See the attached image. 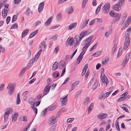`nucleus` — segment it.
<instances>
[{
	"label": "nucleus",
	"instance_id": "1",
	"mask_svg": "<svg viewBox=\"0 0 131 131\" xmlns=\"http://www.w3.org/2000/svg\"><path fill=\"white\" fill-rule=\"evenodd\" d=\"M131 32V27H129L126 32L125 35V40L124 43V49L126 50L129 47L130 43L129 35Z\"/></svg>",
	"mask_w": 131,
	"mask_h": 131
},
{
	"label": "nucleus",
	"instance_id": "2",
	"mask_svg": "<svg viewBox=\"0 0 131 131\" xmlns=\"http://www.w3.org/2000/svg\"><path fill=\"white\" fill-rule=\"evenodd\" d=\"M41 51L42 50L41 49L40 50L38 51L37 54L35 55L34 57L33 58L30 60L29 64L31 65V66L35 61H37L39 58Z\"/></svg>",
	"mask_w": 131,
	"mask_h": 131
},
{
	"label": "nucleus",
	"instance_id": "3",
	"mask_svg": "<svg viewBox=\"0 0 131 131\" xmlns=\"http://www.w3.org/2000/svg\"><path fill=\"white\" fill-rule=\"evenodd\" d=\"M6 111L4 116L5 122H6L7 119L10 114L12 113L13 112V109L11 108H7L6 109Z\"/></svg>",
	"mask_w": 131,
	"mask_h": 131
},
{
	"label": "nucleus",
	"instance_id": "4",
	"mask_svg": "<svg viewBox=\"0 0 131 131\" xmlns=\"http://www.w3.org/2000/svg\"><path fill=\"white\" fill-rule=\"evenodd\" d=\"M123 0H119L118 2V3L115 4L113 6V8L115 10L119 11L121 8V4H122Z\"/></svg>",
	"mask_w": 131,
	"mask_h": 131
},
{
	"label": "nucleus",
	"instance_id": "5",
	"mask_svg": "<svg viewBox=\"0 0 131 131\" xmlns=\"http://www.w3.org/2000/svg\"><path fill=\"white\" fill-rule=\"evenodd\" d=\"M110 4L108 3H106L102 8L103 12L105 13H108L110 10Z\"/></svg>",
	"mask_w": 131,
	"mask_h": 131
},
{
	"label": "nucleus",
	"instance_id": "6",
	"mask_svg": "<svg viewBox=\"0 0 131 131\" xmlns=\"http://www.w3.org/2000/svg\"><path fill=\"white\" fill-rule=\"evenodd\" d=\"M57 122V116H53L50 118L49 124L50 125H53L56 123Z\"/></svg>",
	"mask_w": 131,
	"mask_h": 131
},
{
	"label": "nucleus",
	"instance_id": "7",
	"mask_svg": "<svg viewBox=\"0 0 131 131\" xmlns=\"http://www.w3.org/2000/svg\"><path fill=\"white\" fill-rule=\"evenodd\" d=\"M60 101L62 102L61 104L62 106H64L67 104L68 102L67 96H66L64 97L61 98Z\"/></svg>",
	"mask_w": 131,
	"mask_h": 131
},
{
	"label": "nucleus",
	"instance_id": "8",
	"mask_svg": "<svg viewBox=\"0 0 131 131\" xmlns=\"http://www.w3.org/2000/svg\"><path fill=\"white\" fill-rule=\"evenodd\" d=\"M130 52H128L126 55L125 59L123 61V66L124 67L128 62L130 58Z\"/></svg>",
	"mask_w": 131,
	"mask_h": 131
},
{
	"label": "nucleus",
	"instance_id": "9",
	"mask_svg": "<svg viewBox=\"0 0 131 131\" xmlns=\"http://www.w3.org/2000/svg\"><path fill=\"white\" fill-rule=\"evenodd\" d=\"M107 116V115L106 114H99L97 115V117L98 119H101L105 118Z\"/></svg>",
	"mask_w": 131,
	"mask_h": 131
},
{
	"label": "nucleus",
	"instance_id": "10",
	"mask_svg": "<svg viewBox=\"0 0 131 131\" xmlns=\"http://www.w3.org/2000/svg\"><path fill=\"white\" fill-rule=\"evenodd\" d=\"M74 39L73 38L71 37L70 38H69L66 41V44H68L70 46L73 45L74 42Z\"/></svg>",
	"mask_w": 131,
	"mask_h": 131
},
{
	"label": "nucleus",
	"instance_id": "11",
	"mask_svg": "<svg viewBox=\"0 0 131 131\" xmlns=\"http://www.w3.org/2000/svg\"><path fill=\"white\" fill-rule=\"evenodd\" d=\"M131 21V17H129L127 20L124 23V26H123V28H125L127 26H128Z\"/></svg>",
	"mask_w": 131,
	"mask_h": 131
},
{
	"label": "nucleus",
	"instance_id": "12",
	"mask_svg": "<svg viewBox=\"0 0 131 131\" xmlns=\"http://www.w3.org/2000/svg\"><path fill=\"white\" fill-rule=\"evenodd\" d=\"M101 80L102 81L103 83H106V85H107V84L108 83V80L105 75H103V77L102 75L101 77Z\"/></svg>",
	"mask_w": 131,
	"mask_h": 131
},
{
	"label": "nucleus",
	"instance_id": "13",
	"mask_svg": "<svg viewBox=\"0 0 131 131\" xmlns=\"http://www.w3.org/2000/svg\"><path fill=\"white\" fill-rule=\"evenodd\" d=\"M89 33L90 32H89L88 31L85 30L84 31L80 33L79 37H80L81 39H82L84 37L85 34L88 35L89 34Z\"/></svg>",
	"mask_w": 131,
	"mask_h": 131
},
{
	"label": "nucleus",
	"instance_id": "14",
	"mask_svg": "<svg viewBox=\"0 0 131 131\" xmlns=\"http://www.w3.org/2000/svg\"><path fill=\"white\" fill-rule=\"evenodd\" d=\"M51 86L47 85L45 88L44 91L43 92V94L46 95L50 91V88Z\"/></svg>",
	"mask_w": 131,
	"mask_h": 131
},
{
	"label": "nucleus",
	"instance_id": "15",
	"mask_svg": "<svg viewBox=\"0 0 131 131\" xmlns=\"http://www.w3.org/2000/svg\"><path fill=\"white\" fill-rule=\"evenodd\" d=\"M44 3L42 2L40 3L38 6V10L39 12H40L43 10L44 5Z\"/></svg>",
	"mask_w": 131,
	"mask_h": 131
},
{
	"label": "nucleus",
	"instance_id": "16",
	"mask_svg": "<svg viewBox=\"0 0 131 131\" xmlns=\"http://www.w3.org/2000/svg\"><path fill=\"white\" fill-rule=\"evenodd\" d=\"M80 83V81H77L73 83L71 86V91L73 90L75 87L77 86Z\"/></svg>",
	"mask_w": 131,
	"mask_h": 131
},
{
	"label": "nucleus",
	"instance_id": "17",
	"mask_svg": "<svg viewBox=\"0 0 131 131\" xmlns=\"http://www.w3.org/2000/svg\"><path fill=\"white\" fill-rule=\"evenodd\" d=\"M18 114L16 113H15L12 115V121L13 122H15L17 120Z\"/></svg>",
	"mask_w": 131,
	"mask_h": 131
},
{
	"label": "nucleus",
	"instance_id": "18",
	"mask_svg": "<svg viewBox=\"0 0 131 131\" xmlns=\"http://www.w3.org/2000/svg\"><path fill=\"white\" fill-rule=\"evenodd\" d=\"M89 20H90L89 19H87L85 20V21L83 22V24L82 25L81 27V29L87 26Z\"/></svg>",
	"mask_w": 131,
	"mask_h": 131
},
{
	"label": "nucleus",
	"instance_id": "19",
	"mask_svg": "<svg viewBox=\"0 0 131 131\" xmlns=\"http://www.w3.org/2000/svg\"><path fill=\"white\" fill-rule=\"evenodd\" d=\"M77 25L76 23H74L70 24L69 27L67 28L68 30H71L74 28Z\"/></svg>",
	"mask_w": 131,
	"mask_h": 131
},
{
	"label": "nucleus",
	"instance_id": "20",
	"mask_svg": "<svg viewBox=\"0 0 131 131\" xmlns=\"http://www.w3.org/2000/svg\"><path fill=\"white\" fill-rule=\"evenodd\" d=\"M94 103H92L88 108V113L89 114L93 108Z\"/></svg>",
	"mask_w": 131,
	"mask_h": 131
},
{
	"label": "nucleus",
	"instance_id": "21",
	"mask_svg": "<svg viewBox=\"0 0 131 131\" xmlns=\"http://www.w3.org/2000/svg\"><path fill=\"white\" fill-rule=\"evenodd\" d=\"M58 62H56L54 63L52 66V70L53 71L57 69L58 68Z\"/></svg>",
	"mask_w": 131,
	"mask_h": 131
},
{
	"label": "nucleus",
	"instance_id": "22",
	"mask_svg": "<svg viewBox=\"0 0 131 131\" xmlns=\"http://www.w3.org/2000/svg\"><path fill=\"white\" fill-rule=\"evenodd\" d=\"M8 89H9V94L11 95L13 94L14 92L15 88L14 87H13L11 86V87L9 86Z\"/></svg>",
	"mask_w": 131,
	"mask_h": 131
},
{
	"label": "nucleus",
	"instance_id": "23",
	"mask_svg": "<svg viewBox=\"0 0 131 131\" xmlns=\"http://www.w3.org/2000/svg\"><path fill=\"white\" fill-rule=\"evenodd\" d=\"M88 67V64H86L84 66L83 68V70L82 73V76H83L85 73Z\"/></svg>",
	"mask_w": 131,
	"mask_h": 131
},
{
	"label": "nucleus",
	"instance_id": "24",
	"mask_svg": "<svg viewBox=\"0 0 131 131\" xmlns=\"http://www.w3.org/2000/svg\"><path fill=\"white\" fill-rule=\"evenodd\" d=\"M52 17L51 16L50 17L48 20L46 21L45 23V26H48L51 23L52 20Z\"/></svg>",
	"mask_w": 131,
	"mask_h": 131
},
{
	"label": "nucleus",
	"instance_id": "25",
	"mask_svg": "<svg viewBox=\"0 0 131 131\" xmlns=\"http://www.w3.org/2000/svg\"><path fill=\"white\" fill-rule=\"evenodd\" d=\"M93 83H94V88L92 89L93 90H95L97 88V80L96 78H95L94 80Z\"/></svg>",
	"mask_w": 131,
	"mask_h": 131
},
{
	"label": "nucleus",
	"instance_id": "26",
	"mask_svg": "<svg viewBox=\"0 0 131 131\" xmlns=\"http://www.w3.org/2000/svg\"><path fill=\"white\" fill-rule=\"evenodd\" d=\"M38 30H35L34 32L31 33L29 37V38H31L34 37L38 32Z\"/></svg>",
	"mask_w": 131,
	"mask_h": 131
},
{
	"label": "nucleus",
	"instance_id": "27",
	"mask_svg": "<svg viewBox=\"0 0 131 131\" xmlns=\"http://www.w3.org/2000/svg\"><path fill=\"white\" fill-rule=\"evenodd\" d=\"M109 14L110 15L113 17H115L116 16H117L119 14L117 13H114V11H111L110 12Z\"/></svg>",
	"mask_w": 131,
	"mask_h": 131
},
{
	"label": "nucleus",
	"instance_id": "28",
	"mask_svg": "<svg viewBox=\"0 0 131 131\" xmlns=\"http://www.w3.org/2000/svg\"><path fill=\"white\" fill-rule=\"evenodd\" d=\"M65 64V62L64 61H60L59 63L60 65L59 66V68L60 69H61L64 67V65Z\"/></svg>",
	"mask_w": 131,
	"mask_h": 131
},
{
	"label": "nucleus",
	"instance_id": "29",
	"mask_svg": "<svg viewBox=\"0 0 131 131\" xmlns=\"http://www.w3.org/2000/svg\"><path fill=\"white\" fill-rule=\"evenodd\" d=\"M120 16L119 15L115 17H116L117 18L116 19H114L111 23L112 24H114L117 22L119 19L120 17Z\"/></svg>",
	"mask_w": 131,
	"mask_h": 131
},
{
	"label": "nucleus",
	"instance_id": "30",
	"mask_svg": "<svg viewBox=\"0 0 131 131\" xmlns=\"http://www.w3.org/2000/svg\"><path fill=\"white\" fill-rule=\"evenodd\" d=\"M109 58L108 57H106L105 58L103 59L102 61V64L104 65L107 63L108 61Z\"/></svg>",
	"mask_w": 131,
	"mask_h": 131
},
{
	"label": "nucleus",
	"instance_id": "31",
	"mask_svg": "<svg viewBox=\"0 0 131 131\" xmlns=\"http://www.w3.org/2000/svg\"><path fill=\"white\" fill-rule=\"evenodd\" d=\"M29 30L28 29H26L24 30L22 33V38H23L26 35L28 32Z\"/></svg>",
	"mask_w": 131,
	"mask_h": 131
},
{
	"label": "nucleus",
	"instance_id": "32",
	"mask_svg": "<svg viewBox=\"0 0 131 131\" xmlns=\"http://www.w3.org/2000/svg\"><path fill=\"white\" fill-rule=\"evenodd\" d=\"M20 102V93H18L17 96L16 103L17 104H19Z\"/></svg>",
	"mask_w": 131,
	"mask_h": 131
},
{
	"label": "nucleus",
	"instance_id": "33",
	"mask_svg": "<svg viewBox=\"0 0 131 131\" xmlns=\"http://www.w3.org/2000/svg\"><path fill=\"white\" fill-rule=\"evenodd\" d=\"M117 47V44L116 43H115L114 45V46L113 48L112 51V54H113L115 51L116 50V48Z\"/></svg>",
	"mask_w": 131,
	"mask_h": 131
},
{
	"label": "nucleus",
	"instance_id": "34",
	"mask_svg": "<svg viewBox=\"0 0 131 131\" xmlns=\"http://www.w3.org/2000/svg\"><path fill=\"white\" fill-rule=\"evenodd\" d=\"M62 18V15L61 13H59L56 16V19L57 20L59 21L61 20Z\"/></svg>",
	"mask_w": 131,
	"mask_h": 131
},
{
	"label": "nucleus",
	"instance_id": "35",
	"mask_svg": "<svg viewBox=\"0 0 131 131\" xmlns=\"http://www.w3.org/2000/svg\"><path fill=\"white\" fill-rule=\"evenodd\" d=\"M87 44L82 49L83 50H84L87 48H88L92 43V42L89 41V42H87Z\"/></svg>",
	"mask_w": 131,
	"mask_h": 131
},
{
	"label": "nucleus",
	"instance_id": "36",
	"mask_svg": "<svg viewBox=\"0 0 131 131\" xmlns=\"http://www.w3.org/2000/svg\"><path fill=\"white\" fill-rule=\"evenodd\" d=\"M39 47L41 49L45 48L46 47L45 43L44 41H43L40 44Z\"/></svg>",
	"mask_w": 131,
	"mask_h": 131
},
{
	"label": "nucleus",
	"instance_id": "37",
	"mask_svg": "<svg viewBox=\"0 0 131 131\" xmlns=\"http://www.w3.org/2000/svg\"><path fill=\"white\" fill-rule=\"evenodd\" d=\"M90 100V97H86L84 100V105H87L88 103L89 102Z\"/></svg>",
	"mask_w": 131,
	"mask_h": 131
},
{
	"label": "nucleus",
	"instance_id": "38",
	"mask_svg": "<svg viewBox=\"0 0 131 131\" xmlns=\"http://www.w3.org/2000/svg\"><path fill=\"white\" fill-rule=\"evenodd\" d=\"M28 101L30 104L33 105L35 102V100L33 98H30L29 99Z\"/></svg>",
	"mask_w": 131,
	"mask_h": 131
},
{
	"label": "nucleus",
	"instance_id": "39",
	"mask_svg": "<svg viewBox=\"0 0 131 131\" xmlns=\"http://www.w3.org/2000/svg\"><path fill=\"white\" fill-rule=\"evenodd\" d=\"M47 108L45 109L41 113V116H45L46 114V112Z\"/></svg>",
	"mask_w": 131,
	"mask_h": 131
},
{
	"label": "nucleus",
	"instance_id": "40",
	"mask_svg": "<svg viewBox=\"0 0 131 131\" xmlns=\"http://www.w3.org/2000/svg\"><path fill=\"white\" fill-rule=\"evenodd\" d=\"M83 58V57H82L79 55L77 59V61L76 62V63L77 64H79L80 63L81 60Z\"/></svg>",
	"mask_w": 131,
	"mask_h": 131
},
{
	"label": "nucleus",
	"instance_id": "41",
	"mask_svg": "<svg viewBox=\"0 0 131 131\" xmlns=\"http://www.w3.org/2000/svg\"><path fill=\"white\" fill-rule=\"evenodd\" d=\"M59 73L57 71L54 72L53 74V77L56 78H58L59 77Z\"/></svg>",
	"mask_w": 131,
	"mask_h": 131
},
{
	"label": "nucleus",
	"instance_id": "42",
	"mask_svg": "<svg viewBox=\"0 0 131 131\" xmlns=\"http://www.w3.org/2000/svg\"><path fill=\"white\" fill-rule=\"evenodd\" d=\"M74 39H75L76 41L78 42H79L82 39H81L80 37L78 35L75 36Z\"/></svg>",
	"mask_w": 131,
	"mask_h": 131
},
{
	"label": "nucleus",
	"instance_id": "43",
	"mask_svg": "<svg viewBox=\"0 0 131 131\" xmlns=\"http://www.w3.org/2000/svg\"><path fill=\"white\" fill-rule=\"evenodd\" d=\"M102 53L101 51H100L97 52H96L92 56H94L95 57H97L100 55Z\"/></svg>",
	"mask_w": 131,
	"mask_h": 131
},
{
	"label": "nucleus",
	"instance_id": "44",
	"mask_svg": "<svg viewBox=\"0 0 131 131\" xmlns=\"http://www.w3.org/2000/svg\"><path fill=\"white\" fill-rule=\"evenodd\" d=\"M27 67H25L23 68L20 71V74L21 75H23L24 73L25 72V71L27 69Z\"/></svg>",
	"mask_w": 131,
	"mask_h": 131
},
{
	"label": "nucleus",
	"instance_id": "45",
	"mask_svg": "<svg viewBox=\"0 0 131 131\" xmlns=\"http://www.w3.org/2000/svg\"><path fill=\"white\" fill-rule=\"evenodd\" d=\"M115 125L116 127V129L117 130L119 131L120 130V128H119V126L118 125V121H116V124Z\"/></svg>",
	"mask_w": 131,
	"mask_h": 131
},
{
	"label": "nucleus",
	"instance_id": "46",
	"mask_svg": "<svg viewBox=\"0 0 131 131\" xmlns=\"http://www.w3.org/2000/svg\"><path fill=\"white\" fill-rule=\"evenodd\" d=\"M93 38V36H91L88 38H86L85 40V41H88V42H89V41L91 42L90 40L92 39Z\"/></svg>",
	"mask_w": 131,
	"mask_h": 131
},
{
	"label": "nucleus",
	"instance_id": "47",
	"mask_svg": "<svg viewBox=\"0 0 131 131\" xmlns=\"http://www.w3.org/2000/svg\"><path fill=\"white\" fill-rule=\"evenodd\" d=\"M18 28L17 24H15L12 25L11 27V29H17Z\"/></svg>",
	"mask_w": 131,
	"mask_h": 131
},
{
	"label": "nucleus",
	"instance_id": "48",
	"mask_svg": "<svg viewBox=\"0 0 131 131\" xmlns=\"http://www.w3.org/2000/svg\"><path fill=\"white\" fill-rule=\"evenodd\" d=\"M122 48H120L119 49V51L117 54V57L118 58L122 54Z\"/></svg>",
	"mask_w": 131,
	"mask_h": 131
},
{
	"label": "nucleus",
	"instance_id": "49",
	"mask_svg": "<svg viewBox=\"0 0 131 131\" xmlns=\"http://www.w3.org/2000/svg\"><path fill=\"white\" fill-rule=\"evenodd\" d=\"M16 83H13L12 84L11 83H9L8 84L7 88L8 89L9 88V86L11 87V86L13 87H14L15 88V86L16 85Z\"/></svg>",
	"mask_w": 131,
	"mask_h": 131
},
{
	"label": "nucleus",
	"instance_id": "50",
	"mask_svg": "<svg viewBox=\"0 0 131 131\" xmlns=\"http://www.w3.org/2000/svg\"><path fill=\"white\" fill-rule=\"evenodd\" d=\"M17 19V16L16 15H14L12 18V22H13L15 21Z\"/></svg>",
	"mask_w": 131,
	"mask_h": 131
},
{
	"label": "nucleus",
	"instance_id": "51",
	"mask_svg": "<svg viewBox=\"0 0 131 131\" xmlns=\"http://www.w3.org/2000/svg\"><path fill=\"white\" fill-rule=\"evenodd\" d=\"M101 9V6H99L97 7L96 11V14H97L100 11V10Z\"/></svg>",
	"mask_w": 131,
	"mask_h": 131
},
{
	"label": "nucleus",
	"instance_id": "52",
	"mask_svg": "<svg viewBox=\"0 0 131 131\" xmlns=\"http://www.w3.org/2000/svg\"><path fill=\"white\" fill-rule=\"evenodd\" d=\"M31 107L33 109L35 113L36 114H37V110L35 107L34 106H31Z\"/></svg>",
	"mask_w": 131,
	"mask_h": 131
},
{
	"label": "nucleus",
	"instance_id": "53",
	"mask_svg": "<svg viewBox=\"0 0 131 131\" xmlns=\"http://www.w3.org/2000/svg\"><path fill=\"white\" fill-rule=\"evenodd\" d=\"M87 1L83 0L82 3V7L83 8L85 7Z\"/></svg>",
	"mask_w": 131,
	"mask_h": 131
},
{
	"label": "nucleus",
	"instance_id": "54",
	"mask_svg": "<svg viewBox=\"0 0 131 131\" xmlns=\"http://www.w3.org/2000/svg\"><path fill=\"white\" fill-rule=\"evenodd\" d=\"M112 91H110L104 94L105 96V97H107L111 93Z\"/></svg>",
	"mask_w": 131,
	"mask_h": 131
},
{
	"label": "nucleus",
	"instance_id": "55",
	"mask_svg": "<svg viewBox=\"0 0 131 131\" xmlns=\"http://www.w3.org/2000/svg\"><path fill=\"white\" fill-rule=\"evenodd\" d=\"M73 11V9L72 7H71L70 9L68 11V13L69 14L71 13Z\"/></svg>",
	"mask_w": 131,
	"mask_h": 131
},
{
	"label": "nucleus",
	"instance_id": "56",
	"mask_svg": "<svg viewBox=\"0 0 131 131\" xmlns=\"http://www.w3.org/2000/svg\"><path fill=\"white\" fill-rule=\"evenodd\" d=\"M74 120V118H70L68 119L67 122L68 123H71Z\"/></svg>",
	"mask_w": 131,
	"mask_h": 131
},
{
	"label": "nucleus",
	"instance_id": "57",
	"mask_svg": "<svg viewBox=\"0 0 131 131\" xmlns=\"http://www.w3.org/2000/svg\"><path fill=\"white\" fill-rule=\"evenodd\" d=\"M41 23V22L39 21H38L36 22L34 24V26L35 27L37 26L38 25H39Z\"/></svg>",
	"mask_w": 131,
	"mask_h": 131
},
{
	"label": "nucleus",
	"instance_id": "58",
	"mask_svg": "<svg viewBox=\"0 0 131 131\" xmlns=\"http://www.w3.org/2000/svg\"><path fill=\"white\" fill-rule=\"evenodd\" d=\"M6 2V1H1L0 3V5H1L2 7L3 6L4 4H5Z\"/></svg>",
	"mask_w": 131,
	"mask_h": 131
},
{
	"label": "nucleus",
	"instance_id": "59",
	"mask_svg": "<svg viewBox=\"0 0 131 131\" xmlns=\"http://www.w3.org/2000/svg\"><path fill=\"white\" fill-rule=\"evenodd\" d=\"M97 43L95 44L91 48L90 50V51H92L94 49H95L96 48L97 46Z\"/></svg>",
	"mask_w": 131,
	"mask_h": 131
},
{
	"label": "nucleus",
	"instance_id": "60",
	"mask_svg": "<svg viewBox=\"0 0 131 131\" xmlns=\"http://www.w3.org/2000/svg\"><path fill=\"white\" fill-rule=\"evenodd\" d=\"M56 129V126H52L50 129V131H55Z\"/></svg>",
	"mask_w": 131,
	"mask_h": 131
},
{
	"label": "nucleus",
	"instance_id": "61",
	"mask_svg": "<svg viewBox=\"0 0 131 131\" xmlns=\"http://www.w3.org/2000/svg\"><path fill=\"white\" fill-rule=\"evenodd\" d=\"M30 12V10L29 8H27L26 10V14L27 15H28L29 13Z\"/></svg>",
	"mask_w": 131,
	"mask_h": 131
},
{
	"label": "nucleus",
	"instance_id": "62",
	"mask_svg": "<svg viewBox=\"0 0 131 131\" xmlns=\"http://www.w3.org/2000/svg\"><path fill=\"white\" fill-rule=\"evenodd\" d=\"M36 79L35 78H34L33 79L31 80L30 81H29V84H31L33 83L36 80Z\"/></svg>",
	"mask_w": 131,
	"mask_h": 131
},
{
	"label": "nucleus",
	"instance_id": "63",
	"mask_svg": "<svg viewBox=\"0 0 131 131\" xmlns=\"http://www.w3.org/2000/svg\"><path fill=\"white\" fill-rule=\"evenodd\" d=\"M40 101H38L36 102H34L33 105L34 106H38L40 104Z\"/></svg>",
	"mask_w": 131,
	"mask_h": 131
},
{
	"label": "nucleus",
	"instance_id": "64",
	"mask_svg": "<svg viewBox=\"0 0 131 131\" xmlns=\"http://www.w3.org/2000/svg\"><path fill=\"white\" fill-rule=\"evenodd\" d=\"M61 110L63 112H65L67 111V109L65 107H63L62 108Z\"/></svg>",
	"mask_w": 131,
	"mask_h": 131
}]
</instances>
